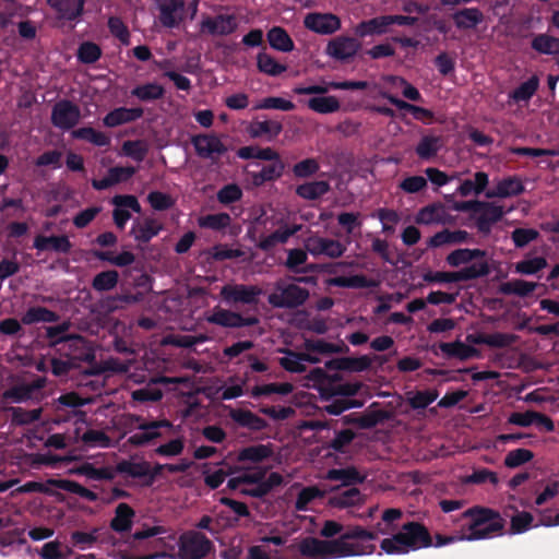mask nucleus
<instances>
[{"mask_svg":"<svg viewBox=\"0 0 559 559\" xmlns=\"http://www.w3.org/2000/svg\"><path fill=\"white\" fill-rule=\"evenodd\" d=\"M460 532L452 540H479L501 534L504 523L499 513L487 508H471L462 514Z\"/></svg>","mask_w":559,"mask_h":559,"instance_id":"f257e3e1","label":"nucleus"},{"mask_svg":"<svg viewBox=\"0 0 559 559\" xmlns=\"http://www.w3.org/2000/svg\"><path fill=\"white\" fill-rule=\"evenodd\" d=\"M431 539L427 530L418 523H408L390 537L382 539L381 550L386 555H405L429 547Z\"/></svg>","mask_w":559,"mask_h":559,"instance_id":"f03ea898","label":"nucleus"},{"mask_svg":"<svg viewBox=\"0 0 559 559\" xmlns=\"http://www.w3.org/2000/svg\"><path fill=\"white\" fill-rule=\"evenodd\" d=\"M265 473L261 468L246 471L228 480V487L252 497H263L273 487L282 483V476L271 473L264 479Z\"/></svg>","mask_w":559,"mask_h":559,"instance_id":"7ed1b4c3","label":"nucleus"},{"mask_svg":"<svg viewBox=\"0 0 559 559\" xmlns=\"http://www.w3.org/2000/svg\"><path fill=\"white\" fill-rule=\"evenodd\" d=\"M376 539V534L361 526H353L335 538L336 558L371 555L374 551V545L366 544L368 540Z\"/></svg>","mask_w":559,"mask_h":559,"instance_id":"20e7f679","label":"nucleus"},{"mask_svg":"<svg viewBox=\"0 0 559 559\" xmlns=\"http://www.w3.org/2000/svg\"><path fill=\"white\" fill-rule=\"evenodd\" d=\"M309 297V292L298 283L281 280L275 283L269 295V302L276 308H295L302 305Z\"/></svg>","mask_w":559,"mask_h":559,"instance_id":"39448f33","label":"nucleus"},{"mask_svg":"<svg viewBox=\"0 0 559 559\" xmlns=\"http://www.w3.org/2000/svg\"><path fill=\"white\" fill-rule=\"evenodd\" d=\"M414 19L405 15H381L359 23L355 34L360 37L382 35L391 31L392 25H411Z\"/></svg>","mask_w":559,"mask_h":559,"instance_id":"423d86ee","label":"nucleus"},{"mask_svg":"<svg viewBox=\"0 0 559 559\" xmlns=\"http://www.w3.org/2000/svg\"><path fill=\"white\" fill-rule=\"evenodd\" d=\"M334 545L335 539L322 540L307 537L292 544L289 549H297L307 559H336Z\"/></svg>","mask_w":559,"mask_h":559,"instance_id":"0eeeda50","label":"nucleus"},{"mask_svg":"<svg viewBox=\"0 0 559 559\" xmlns=\"http://www.w3.org/2000/svg\"><path fill=\"white\" fill-rule=\"evenodd\" d=\"M305 249L314 258L337 259L345 253L346 246L336 239L311 235L305 240Z\"/></svg>","mask_w":559,"mask_h":559,"instance_id":"6e6552de","label":"nucleus"},{"mask_svg":"<svg viewBox=\"0 0 559 559\" xmlns=\"http://www.w3.org/2000/svg\"><path fill=\"white\" fill-rule=\"evenodd\" d=\"M485 255V251L480 249H456L448 254L445 261L450 266L453 267H459L462 265H465L464 267H472L475 264H480L484 270L478 274L479 277L488 273V264Z\"/></svg>","mask_w":559,"mask_h":559,"instance_id":"1a4fd4ad","label":"nucleus"},{"mask_svg":"<svg viewBox=\"0 0 559 559\" xmlns=\"http://www.w3.org/2000/svg\"><path fill=\"white\" fill-rule=\"evenodd\" d=\"M359 49L360 44L357 39L337 36L328 43L325 55L336 61L347 62L356 56Z\"/></svg>","mask_w":559,"mask_h":559,"instance_id":"9d476101","label":"nucleus"},{"mask_svg":"<svg viewBox=\"0 0 559 559\" xmlns=\"http://www.w3.org/2000/svg\"><path fill=\"white\" fill-rule=\"evenodd\" d=\"M262 293L258 286L240 284H227L221 289V295L227 304H254Z\"/></svg>","mask_w":559,"mask_h":559,"instance_id":"9b49d317","label":"nucleus"},{"mask_svg":"<svg viewBox=\"0 0 559 559\" xmlns=\"http://www.w3.org/2000/svg\"><path fill=\"white\" fill-rule=\"evenodd\" d=\"M80 119V108L69 100H60L52 108L51 122L58 129L69 130L78 124Z\"/></svg>","mask_w":559,"mask_h":559,"instance_id":"f8f14e48","label":"nucleus"},{"mask_svg":"<svg viewBox=\"0 0 559 559\" xmlns=\"http://www.w3.org/2000/svg\"><path fill=\"white\" fill-rule=\"evenodd\" d=\"M304 25L313 33L331 35L341 28V20L332 13L311 12L304 17Z\"/></svg>","mask_w":559,"mask_h":559,"instance_id":"ddd939ff","label":"nucleus"},{"mask_svg":"<svg viewBox=\"0 0 559 559\" xmlns=\"http://www.w3.org/2000/svg\"><path fill=\"white\" fill-rule=\"evenodd\" d=\"M480 264H475L472 267H462L456 272H435L424 276L426 282L433 283H455L460 281H468L478 277V274L483 272Z\"/></svg>","mask_w":559,"mask_h":559,"instance_id":"4468645a","label":"nucleus"},{"mask_svg":"<svg viewBox=\"0 0 559 559\" xmlns=\"http://www.w3.org/2000/svg\"><path fill=\"white\" fill-rule=\"evenodd\" d=\"M159 22L165 27H176L183 20V0H163L159 5Z\"/></svg>","mask_w":559,"mask_h":559,"instance_id":"2eb2a0df","label":"nucleus"},{"mask_svg":"<svg viewBox=\"0 0 559 559\" xmlns=\"http://www.w3.org/2000/svg\"><path fill=\"white\" fill-rule=\"evenodd\" d=\"M206 320L211 323L225 328L249 326L258 322L255 318H242L236 312L222 308H214Z\"/></svg>","mask_w":559,"mask_h":559,"instance_id":"dca6fc26","label":"nucleus"},{"mask_svg":"<svg viewBox=\"0 0 559 559\" xmlns=\"http://www.w3.org/2000/svg\"><path fill=\"white\" fill-rule=\"evenodd\" d=\"M170 427L171 424L168 420L140 423L138 426V430L130 436L129 442L134 445H144L160 436V428Z\"/></svg>","mask_w":559,"mask_h":559,"instance_id":"f3484780","label":"nucleus"},{"mask_svg":"<svg viewBox=\"0 0 559 559\" xmlns=\"http://www.w3.org/2000/svg\"><path fill=\"white\" fill-rule=\"evenodd\" d=\"M237 26L234 15H217L204 19L201 23V31L210 35L223 36L235 32Z\"/></svg>","mask_w":559,"mask_h":559,"instance_id":"a211bd4d","label":"nucleus"},{"mask_svg":"<svg viewBox=\"0 0 559 559\" xmlns=\"http://www.w3.org/2000/svg\"><path fill=\"white\" fill-rule=\"evenodd\" d=\"M192 144L198 155L204 158H215L226 151L221 139L214 134L197 135L192 140Z\"/></svg>","mask_w":559,"mask_h":559,"instance_id":"6ab92c4d","label":"nucleus"},{"mask_svg":"<svg viewBox=\"0 0 559 559\" xmlns=\"http://www.w3.org/2000/svg\"><path fill=\"white\" fill-rule=\"evenodd\" d=\"M415 221L421 225L448 224L451 223L452 216L443 204L435 203L419 210Z\"/></svg>","mask_w":559,"mask_h":559,"instance_id":"aec40b11","label":"nucleus"},{"mask_svg":"<svg viewBox=\"0 0 559 559\" xmlns=\"http://www.w3.org/2000/svg\"><path fill=\"white\" fill-rule=\"evenodd\" d=\"M55 344H62L60 350L64 352L68 358H72L76 362L86 360L90 357V347L85 340L78 335L60 337Z\"/></svg>","mask_w":559,"mask_h":559,"instance_id":"412c9836","label":"nucleus"},{"mask_svg":"<svg viewBox=\"0 0 559 559\" xmlns=\"http://www.w3.org/2000/svg\"><path fill=\"white\" fill-rule=\"evenodd\" d=\"M472 237L466 230L444 229L437 233L428 240V247L439 248L444 246H455L471 242Z\"/></svg>","mask_w":559,"mask_h":559,"instance_id":"4be33fe9","label":"nucleus"},{"mask_svg":"<svg viewBox=\"0 0 559 559\" xmlns=\"http://www.w3.org/2000/svg\"><path fill=\"white\" fill-rule=\"evenodd\" d=\"M524 191L522 181L516 177H508L495 182L493 188L486 192L487 198H510Z\"/></svg>","mask_w":559,"mask_h":559,"instance_id":"5701e85b","label":"nucleus"},{"mask_svg":"<svg viewBox=\"0 0 559 559\" xmlns=\"http://www.w3.org/2000/svg\"><path fill=\"white\" fill-rule=\"evenodd\" d=\"M33 246L38 251L52 250L59 253H68L72 248V243L68 236L38 235L35 237Z\"/></svg>","mask_w":559,"mask_h":559,"instance_id":"b1692460","label":"nucleus"},{"mask_svg":"<svg viewBox=\"0 0 559 559\" xmlns=\"http://www.w3.org/2000/svg\"><path fill=\"white\" fill-rule=\"evenodd\" d=\"M135 173L134 167H114L108 170V174L103 179L92 181V186L96 190H104L119 182L126 181L131 178Z\"/></svg>","mask_w":559,"mask_h":559,"instance_id":"393cba45","label":"nucleus"},{"mask_svg":"<svg viewBox=\"0 0 559 559\" xmlns=\"http://www.w3.org/2000/svg\"><path fill=\"white\" fill-rule=\"evenodd\" d=\"M274 455L270 444H254L242 449L238 453V461L241 463L258 464Z\"/></svg>","mask_w":559,"mask_h":559,"instance_id":"a878e982","label":"nucleus"},{"mask_svg":"<svg viewBox=\"0 0 559 559\" xmlns=\"http://www.w3.org/2000/svg\"><path fill=\"white\" fill-rule=\"evenodd\" d=\"M300 229L299 226H282L270 235L262 236L259 247L263 250H271L278 245L287 242V240Z\"/></svg>","mask_w":559,"mask_h":559,"instance_id":"bb28decb","label":"nucleus"},{"mask_svg":"<svg viewBox=\"0 0 559 559\" xmlns=\"http://www.w3.org/2000/svg\"><path fill=\"white\" fill-rule=\"evenodd\" d=\"M383 85L390 93L391 91H400L402 95L411 100H420V93L416 87L409 84L401 76L385 75L382 78Z\"/></svg>","mask_w":559,"mask_h":559,"instance_id":"cd10ccee","label":"nucleus"},{"mask_svg":"<svg viewBox=\"0 0 559 559\" xmlns=\"http://www.w3.org/2000/svg\"><path fill=\"white\" fill-rule=\"evenodd\" d=\"M143 110L141 108H116L104 118V124L110 128L134 121L141 118Z\"/></svg>","mask_w":559,"mask_h":559,"instance_id":"c85d7f7f","label":"nucleus"},{"mask_svg":"<svg viewBox=\"0 0 559 559\" xmlns=\"http://www.w3.org/2000/svg\"><path fill=\"white\" fill-rule=\"evenodd\" d=\"M441 352L448 357H454L460 360H467L469 358L479 357V350L475 347L467 345L461 341H455L451 343H441L440 344Z\"/></svg>","mask_w":559,"mask_h":559,"instance_id":"c756f323","label":"nucleus"},{"mask_svg":"<svg viewBox=\"0 0 559 559\" xmlns=\"http://www.w3.org/2000/svg\"><path fill=\"white\" fill-rule=\"evenodd\" d=\"M478 206H481V212L477 218V226L480 231L488 233L491 224L502 217L503 209L493 203H478Z\"/></svg>","mask_w":559,"mask_h":559,"instance_id":"7c9ffc66","label":"nucleus"},{"mask_svg":"<svg viewBox=\"0 0 559 559\" xmlns=\"http://www.w3.org/2000/svg\"><path fill=\"white\" fill-rule=\"evenodd\" d=\"M306 361L316 364L319 359L309 354H296L293 352H286V355L280 359L281 366L290 372H302L306 368Z\"/></svg>","mask_w":559,"mask_h":559,"instance_id":"2f4dec72","label":"nucleus"},{"mask_svg":"<svg viewBox=\"0 0 559 559\" xmlns=\"http://www.w3.org/2000/svg\"><path fill=\"white\" fill-rule=\"evenodd\" d=\"M267 41L270 46L282 52H290L295 45L288 33L278 26L271 28L267 32Z\"/></svg>","mask_w":559,"mask_h":559,"instance_id":"473e14b6","label":"nucleus"},{"mask_svg":"<svg viewBox=\"0 0 559 559\" xmlns=\"http://www.w3.org/2000/svg\"><path fill=\"white\" fill-rule=\"evenodd\" d=\"M330 190V183L325 180L309 181L299 185L296 193L305 200H316L324 195Z\"/></svg>","mask_w":559,"mask_h":559,"instance_id":"72a5a7b5","label":"nucleus"},{"mask_svg":"<svg viewBox=\"0 0 559 559\" xmlns=\"http://www.w3.org/2000/svg\"><path fill=\"white\" fill-rule=\"evenodd\" d=\"M282 124L275 120L255 121L251 123L249 132L252 136H265L267 140H273L282 131Z\"/></svg>","mask_w":559,"mask_h":559,"instance_id":"f704fd0d","label":"nucleus"},{"mask_svg":"<svg viewBox=\"0 0 559 559\" xmlns=\"http://www.w3.org/2000/svg\"><path fill=\"white\" fill-rule=\"evenodd\" d=\"M48 4L57 10L63 17L72 20L83 10L84 0H47Z\"/></svg>","mask_w":559,"mask_h":559,"instance_id":"c9c22d12","label":"nucleus"},{"mask_svg":"<svg viewBox=\"0 0 559 559\" xmlns=\"http://www.w3.org/2000/svg\"><path fill=\"white\" fill-rule=\"evenodd\" d=\"M489 182L488 175L483 171H478L475 174V179H466L464 180L460 187L457 188V193L462 197H467L471 194H479L481 193Z\"/></svg>","mask_w":559,"mask_h":559,"instance_id":"e433bc0d","label":"nucleus"},{"mask_svg":"<svg viewBox=\"0 0 559 559\" xmlns=\"http://www.w3.org/2000/svg\"><path fill=\"white\" fill-rule=\"evenodd\" d=\"M364 501V496L357 488H345L336 492L331 498V503L334 507L347 508L360 504Z\"/></svg>","mask_w":559,"mask_h":559,"instance_id":"4c0bfd02","label":"nucleus"},{"mask_svg":"<svg viewBox=\"0 0 559 559\" xmlns=\"http://www.w3.org/2000/svg\"><path fill=\"white\" fill-rule=\"evenodd\" d=\"M326 478L331 480L341 481V484L344 486H349L353 484L361 483L365 479V476L361 475L354 467H346L329 471L326 474Z\"/></svg>","mask_w":559,"mask_h":559,"instance_id":"58836bf2","label":"nucleus"},{"mask_svg":"<svg viewBox=\"0 0 559 559\" xmlns=\"http://www.w3.org/2000/svg\"><path fill=\"white\" fill-rule=\"evenodd\" d=\"M308 107L318 114H332L340 109L341 105L335 96H317L307 102Z\"/></svg>","mask_w":559,"mask_h":559,"instance_id":"ea45409f","label":"nucleus"},{"mask_svg":"<svg viewBox=\"0 0 559 559\" xmlns=\"http://www.w3.org/2000/svg\"><path fill=\"white\" fill-rule=\"evenodd\" d=\"M133 510L126 503L118 504L115 518L111 521V527L117 532H126L131 528Z\"/></svg>","mask_w":559,"mask_h":559,"instance_id":"a19ab883","label":"nucleus"},{"mask_svg":"<svg viewBox=\"0 0 559 559\" xmlns=\"http://www.w3.org/2000/svg\"><path fill=\"white\" fill-rule=\"evenodd\" d=\"M453 20L459 28H473L481 22L483 14L476 8H468L456 12Z\"/></svg>","mask_w":559,"mask_h":559,"instance_id":"79ce46f5","label":"nucleus"},{"mask_svg":"<svg viewBox=\"0 0 559 559\" xmlns=\"http://www.w3.org/2000/svg\"><path fill=\"white\" fill-rule=\"evenodd\" d=\"M443 142L440 136L426 135L424 136L416 147V153L420 158L428 159L435 156L442 147Z\"/></svg>","mask_w":559,"mask_h":559,"instance_id":"37998d69","label":"nucleus"},{"mask_svg":"<svg viewBox=\"0 0 559 559\" xmlns=\"http://www.w3.org/2000/svg\"><path fill=\"white\" fill-rule=\"evenodd\" d=\"M284 164L281 159L273 160L271 165L263 167L260 171L252 174L254 185H262L265 181L277 179L282 176Z\"/></svg>","mask_w":559,"mask_h":559,"instance_id":"c03bdc74","label":"nucleus"},{"mask_svg":"<svg viewBox=\"0 0 559 559\" xmlns=\"http://www.w3.org/2000/svg\"><path fill=\"white\" fill-rule=\"evenodd\" d=\"M160 228L162 226L157 221L145 219L143 222L136 223L132 228V233L135 239L148 241L158 234Z\"/></svg>","mask_w":559,"mask_h":559,"instance_id":"a18cd8bd","label":"nucleus"},{"mask_svg":"<svg viewBox=\"0 0 559 559\" xmlns=\"http://www.w3.org/2000/svg\"><path fill=\"white\" fill-rule=\"evenodd\" d=\"M532 46L538 52L556 56L559 60V38L543 34L534 38Z\"/></svg>","mask_w":559,"mask_h":559,"instance_id":"49530a36","label":"nucleus"},{"mask_svg":"<svg viewBox=\"0 0 559 559\" xmlns=\"http://www.w3.org/2000/svg\"><path fill=\"white\" fill-rule=\"evenodd\" d=\"M258 69L271 76L280 75L286 71V66L278 63L271 55L260 52L257 58Z\"/></svg>","mask_w":559,"mask_h":559,"instance_id":"de8ad7c7","label":"nucleus"},{"mask_svg":"<svg viewBox=\"0 0 559 559\" xmlns=\"http://www.w3.org/2000/svg\"><path fill=\"white\" fill-rule=\"evenodd\" d=\"M131 94L143 102L155 100L164 95V87L158 83L151 82L134 87Z\"/></svg>","mask_w":559,"mask_h":559,"instance_id":"09e8293b","label":"nucleus"},{"mask_svg":"<svg viewBox=\"0 0 559 559\" xmlns=\"http://www.w3.org/2000/svg\"><path fill=\"white\" fill-rule=\"evenodd\" d=\"M534 518L531 513L525 511H518L515 514L511 516L510 520V533L511 534H522L528 531L531 527L539 526V523L533 525Z\"/></svg>","mask_w":559,"mask_h":559,"instance_id":"8fccbe9b","label":"nucleus"},{"mask_svg":"<svg viewBox=\"0 0 559 559\" xmlns=\"http://www.w3.org/2000/svg\"><path fill=\"white\" fill-rule=\"evenodd\" d=\"M72 473L84 475L90 479L102 480L112 479L115 471L110 467L95 468L92 464L85 463L82 466L72 471Z\"/></svg>","mask_w":559,"mask_h":559,"instance_id":"3c124183","label":"nucleus"},{"mask_svg":"<svg viewBox=\"0 0 559 559\" xmlns=\"http://www.w3.org/2000/svg\"><path fill=\"white\" fill-rule=\"evenodd\" d=\"M56 320L57 316L52 311L43 307H34L28 309L22 318V322L24 324H33L36 322H53Z\"/></svg>","mask_w":559,"mask_h":559,"instance_id":"603ef678","label":"nucleus"},{"mask_svg":"<svg viewBox=\"0 0 559 559\" xmlns=\"http://www.w3.org/2000/svg\"><path fill=\"white\" fill-rule=\"evenodd\" d=\"M38 554L43 559H66L72 554V550L69 547L63 548L59 542L52 540L46 543Z\"/></svg>","mask_w":559,"mask_h":559,"instance_id":"864d4df0","label":"nucleus"},{"mask_svg":"<svg viewBox=\"0 0 559 559\" xmlns=\"http://www.w3.org/2000/svg\"><path fill=\"white\" fill-rule=\"evenodd\" d=\"M330 285L337 287L365 288L373 286V282L367 280L364 275L338 276L330 280Z\"/></svg>","mask_w":559,"mask_h":559,"instance_id":"5fc2aeb1","label":"nucleus"},{"mask_svg":"<svg viewBox=\"0 0 559 559\" xmlns=\"http://www.w3.org/2000/svg\"><path fill=\"white\" fill-rule=\"evenodd\" d=\"M538 86L539 80L536 75H534L526 82L522 83L516 90H514L511 94V98L515 102H526L535 94Z\"/></svg>","mask_w":559,"mask_h":559,"instance_id":"6e6d98bb","label":"nucleus"},{"mask_svg":"<svg viewBox=\"0 0 559 559\" xmlns=\"http://www.w3.org/2000/svg\"><path fill=\"white\" fill-rule=\"evenodd\" d=\"M230 221V216L227 213H218L202 216L198 219V223L203 228L219 230L229 226Z\"/></svg>","mask_w":559,"mask_h":559,"instance_id":"4d7b16f0","label":"nucleus"},{"mask_svg":"<svg viewBox=\"0 0 559 559\" xmlns=\"http://www.w3.org/2000/svg\"><path fill=\"white\" fill-rule=\"evenodd\" d=\"M72 135L76 139L85 140L97 146H105L109 143L108 136L104 133L96 131L93 128H81L72 132Z\"/></svg>","mask_w":559,"mask_h":559,"instance_id":"13d9d810","label":"nucleus"},{"mask_svg":"<svg viewBox=\"0 0 559 559\" xmlns=\"http://www.w3.org/2000/svg\"><path fill=\"white\" fill-rule=\"evenodd\" d=\"M81 440L92 448H109L112 445L110 438L105 432L94 429L85 431Z\"/></svg>","mask_w":559,"mask_h":559,"instance_id":"bf43d9fd","label":"nucleus"},{"mask_svg":"<svg viewBox=\"0 0 559 559\" xmlns=\"http://www.w3.org/2000/svg\"><path fill=\"white\" fill-rule=\"evenodd\" d=\"M53 484L62 490H66V491L72 492V493H76L90 501H95L97 499L96 493H94L93 491L88 490L87 488L81 486L80 484H78L73 480L60 479V480H56Z\"/></svg>","mask_w":559,"mask_h":559,"instance_id":"052dcab7","label":"nucleus"},{"mask_svg":"<svg viewBox=\"0 0 559 559\" xmlns=\"http://www.w3.org/2000/svg\"><path fill=\"white\" fill-rule=\"evenodd\" d=\"M118 277L116 271L102 272L94 277L93 287L98 292L110 290L117 285Z\"/></svg>","mask_w":559,"mask_h":559,"instance_id":"680f3d73","label":"nucleus"},{"mask_svg":"<svg viewBox=\"0 0 559 559\" xmlns=\"http://www.w3.org/2000/svg\"><path fill=\"white\" fill-rule=\"evenodd\" d=\"M233 418L240 425L251 429L260 430L265 427V421L249 411H237Z\"/></svg>","mask_w":559,"mask_h":559,"instance_id":"e2e57ef3","label":"nucleus"},{"mask_svg":"<svg viewBox=\"0 0 559 559\" xmlns=\"http://www.w3.org/2000/svg\"><path fill=\"white\" fill-rule=\"evenodd\" d=\"M255 109H278L283 111H290L295 109V104L282 97H266L255 106Z\"/></svg>","mask_w":559,"mask_h":559,"instance_id":"0e129e2a","label":"nucleus"},{"mask_svg":"<svg viewBox=\"0 0 559 559\" xmlns=\"http://www.w3.org/2000/svg\"><path fill=\"white\" fill-rule=\"evenodd\" d=\"M533 453L530 450L526 449H516L513 451H510L506 459L504 464L508 467L514 468L518 467L533 459Z\"/></svg>","mask_w":559,"mask_h":559,"instance_id":"69168bd1","label":"nucleus"},{"mask_svg":"<svg viewBox=\"0 0 559 559\" xmlns=\"http://www.w3.org/2000/svg\"><path fill=\"white\" fill-rule=\"evenodd\" d=\"M546 260L540 257L526 259L521 262H518L515 265V271L522 274H535L546 266Z\"/></svg>","mask_w":559,"mask_h":559,"instance_id":"338daca9","label":"nucleus"},{"mask_svg":"<svg viewBox=\"0 0 559 559\" xmlns=\"http://www.w3.org/2000/svg\"><path fill=\"white\" fill-rule=\"evenodd\" d=\"M230 474V469L224 464L215 467L214 469L205 471V484L211 488H217L223 484L226 476Z\"/></svg>","mask_w":559,"mask_h":559,"instance_id":"774afa93","label":"nucleus"}]
</instances>
